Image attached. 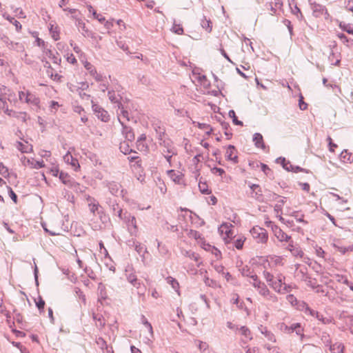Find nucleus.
<instances>
[{
	"mask_svg": "<svg viewBox=\"0 0 353 353\" xmlns=\"http://www.w3.org/2000/svg\"><path fill=\"white\" fill-rule=\"evenodd\" d=\"M321 340L322 342L325 344V345L327 347L328 345H330L331 338L330 336V334L325 332H323L321 335Z\"/></svg>",
	"mask_w": 353,
	"mask_h": 353,
	"instance_id": "49530a36",
	"label": "nucleus"
},
{
	"mask_svg": "<svg viewBox=\"0 0 353 353\" xmlns=\"http://www.w3.org/2000/svg\"><path fill=\"white\" fill-rule=\"evenodd\" d=\"M84 68L88 71L89 74L92 76L97 72L95 67L92 65L90 62L85 61L83 63Z\"/></svg>",
	"mask_w": 353,
	"mask_h": 353,
	"instance_id": "37998d69",
	"label": "nucleus"
},
{
	"mask_svg": "<svg viewBox=\"0 0 353 353\" xmlns=\"http://www.w3.org/2000/svg\"><path fill=\"white\" fill-rule=\"evenodd\" d=\"M249 186L252 190V197L259 202H263L264 201V196L262 194L261 187L257 184H250Z\"/></svg>",
	"mask_w": 353,
	"mask_h": 353,
	"instance_id": "9b49d317",
	"label": "nucleus"
},
{
	"mask_svg": "<svg viewBox=\"0 0 353 353\" xmlns=\"http://www.w3.org/2000/svg\"><path fill=\"white\" fill-rule=\"evenodd\" d=\"M21 161L24 165H28L31 168L34 169H39L44 167L45 165L43 161H35L34 159L30 160L27 159L26 157H23L21 158Z\"/></svg>",
	"mask_w": 353,
	"mask_h": 353,
	"instance_id": "f8f14e48",
	"label": "nucleus"
},
{
	"mask_svg": "<svg viewBox=\"0 0 353 353\" xmlns=\"http://www.w3.org/2000/svg\"><path fill=\"white\" fill-rule=\"evenodd\" d=\"M4 112H5V114H6L7 115H8L9 117H11L17 118V117H19V112H15L12 110H10V109H8V107L6 108H5Z\"/></svg>",
	"mask_w": 353,
	"mask_h": 353,
	"instance_id": "4d7b16f0",
	"label": "nucleus"
},
{
	"mask_svg": "<svg viewBox=\"0 0 353 353\" xmlns=\"http://www.w3.org/2000/svg\"><path fill=\"white\" fill-rule=\"evenodd\" d=\"M236 148L232 145H229L226 150L225 158L228 161H232L233 163H238V157L235 154Z\"/></svg>",
	"mask_w": 353,
	"mask_h": 353,
	"instance_id": "ddd939ff",
	"label": "nucleus"
},
{
	"mask_svg": "<svg viewBox=\"0 0 353 353\" xmlns=\"http://www.w3.org/2000/svg\"><path fill=\"white\" fill-rule=\"evenodd\" d=\"M213 265L214 269L215 271L219 274H225V268L221 264L215 263Z\"/></svg>",
	"mask_w": 353,
	"mask_h": 353,
	"instance_id": "13d9d810",
	"label": "nucleus"
},
{
	"mask_svg": "<svg viewBox=\"0 0 353 353\" xmlns=\"http://www.w3.org/2000/svg\"><path fill=\"white\" fill-rule=\"evenodd\" d=\"M302 310L304 311V312L307 314H310L312 316L319 317V312L317 311H315L312 309H311L309 305L305 303H302Z\"/></svg>",
	"mask_w": 353,
	"mask_h": 353,
	"instance_id": "2f4dec72",
	"label": "nucleus"
},
{
	"mask_svg": "<svg viewBox=\"0 0 353 353\" xmlns=\"http://www.w3.org/2000/svg\"><path fill=\"white\" fill-rule=\"evenodd\" d=\"M88 206L90 212L93 214H97L101 216V214H103L102 207L97 200L92 203H88Z\"/></svg>",
	"mask_w": 353,
	"mask_h": 353,
	"instance_id": "a211bd4d",
	"label": "nucleus"
},
{
	"mask_svg": "<svg viewBox=\"0 0 353 353\" xmlns=\"http://www.w3.org/2000/svg\"><path fill=\"white\" fill-rule=\"evenodd\" d=\"M17 148L19 150H20L23 153H28L32 151V147L31 145L23 144L21 142L17 143Z\"/></svg>",
	"mask_w": 353,
	"mask_h": 353,
	"instance_id": "f704fd0d",
	"label": "nucleus"
},
{
	"mask_svg": "<svg viewBox=\"0 0 353 353\" xmlns=\"http://www.w3.org/2000/svg\"><path fill=\"white\" fill-rule=\"evenodd\" d=\"M334 56H335V54H334V52L332 50L329 55L328 59H329V61L331 63V64L337 65L339 64L340 60L339 59H336V60H334Z\"/></svg>",
	"mask_w": 353,
	"mask_h": 353,
	"instance_id": "052dcab7",
	"label": "nucleus"
},
{
	"mask_svg": "<svg viewBox=\"0 0 353 353\" xmlns=\"http://www.w3.org/2000/svg\"><path fill=\"white\" fill-rule=\"evenodd\" d=\"M193 74L196 75V78L201 84L204 85L205 86L209 84L207 78L205 75L201 74L200 73H197L196 72L195 70L193 71Z\"/></svg>",
	"mask_w": 353,
	"mask_h": 353,
	"instance_id": "ea45409f",
	"label": "nucleus"
},
{
	"mask_svg": "<svg viewBox=\"0 0 353 353\" xmlns=\"http://www.w3.org/2000/svg\"><path fill=\"white\" fill-rule=\"evenodd\" d=\"M285 279V276L282 274H279L276 276V279L273 281V282L270 283V286L274 289L276 292L279 293L281 292V289L283 286V280Z\"/></svg>",
	"mask_w": 353,
	"mask_h": 353,
	"instance_id": "4468645a",
	"label": "nucleus"
},
{
	"mask_svg": "<svg viewBox=\"0 0 353 353\" xmlns=\"http://www.w3.org/2000/svg\"><path fill=\"white\" fill-rule=\"evenodd\" d=\"M154 128L156 132V136L159 140V143L163 141H165L167 139H164L165 130L163 127L158 125L157 124L154 125Z\"/></svg>",
	"mask_w": 353,
	"mask_h": 353,
	"instance_id": "b1692460",
	"label": "nucleus"
},
{
	"mask_svg": "<svg viewBox=\"0 0 353 353\" xmlns=\"http://www.w3.org/2000/svg\"><path fill=\"white\" fill-rule=\"evenodd\" d=\"M103 184L107 187L109 192L114 196H121L124 197V194L126 193L123 189L121 188V185L115 181H104Z\"/></svg>",
	"mask_w": 353,
	"mask_h": 353,
	"instance_id": "7ed1b4c3",
	"label": "nucleus"
},
{
	"mask_svg": "<svg viewBox=\"0 0 353 353\" xmlns=\"http://www.w3.org/2000/svg\"><path fill=\"white\" fill-rule=\"evenodd\" d=\"M253 239L259 243H265L268 239L267 231L261 227L255 226L250 230Z\"/></svg>",
	"mask_w": 353,
	"mask_h": 353,
	"instance_id": "f03ea898",
	"label": "nucleus"
},
{
	"mask_svg": "<svg viewBox=\"0 0 353 353\" xmlns=\"http://www.w3.org/2000/svg\"><path fill=\"white\" fill-rule=\"evenodd\" d=\"M172 31L177 34H182L183 33V29L181 24H176V21L174 20L173 26L172 27Z\"/></svg>",
	"mask_w": 353,
	"mask_h": 353,
	"instance_id": "c03bdc74",
	"label": "nucleus"
},
{
	"mask_svg": "<svg viewBox=\"0 0 353 353\" xmlns=\"http://www.w3.org/2000/svg\"><path fill=\"white\" fill-rule=\"evenodd\" d=\"M265 348L268 350L270 353H281L280 348L277 346H271L270 345H265Z\"/></svg>",
	"mask_w": 353,
	"mask_h": 353,
	"instance_id": "774afa93",
	"label": "nucleus"
},
{
	"mask_svg": "<svg viewBox=\"0 0 353 353\" xmlns=\"http://www.w3.org/2000/svg\"><path fill=\"white\" fill-rule=\"evenodd\" d=\"M259 293L263 296V297L265 296V295H268L269 294V289L268 288V287L266 286V285L263 283L262 285L261 286H259V289H257Z\"/></svg>",
	"mask_w": 353,
	"mask_h": 353,
	"instance_id": "603ef678",
	"label": "nucleus"
},
{
	"mask_svg": "<svg viewBox=\"0 0 353 353\" xmlns=\"http://www.w3.org/2000/svg\"><path fill=\"white\" fill-rule=\"evenodd\" d=\"M199 188L201 193L209 194L211 193V191L208 189V185L206 183H202L200 181L199 183Z\"/></svg>",
	"mask_w": 353,
	"mask_h": 353,
	"instance_id": "8fccbe9b",
	"label": "nucleus"
},
{
	"mask_svg": "<svg viewBox=\"0 0 353 353\" xmlns=\"http://www.w3.org/2000/svg\"><path fill=\"white\" fill-rule=\"evenodd\" d=\"M68 188L72 189L77 193H83L87 189L85 186L77 182L74 179L72 180Z\"/></svg>",
	"mask_w": 353,
	"mask_h": 353,
	"instance_id": "4be33fe9",
	"label": "nucleus"
},
{
	"mask_svg": "<svg viewBox=\"0 0 353 353\" xmlns=\"http://www.w3.org/2000/svg\"><path fill=\"white\" fill-rule=\"evenodd\" d=\"M92 318L95 322L96 326L98 328L101 329L105 326V319L102 314L93 313Z\"/></svg>",
	"mask_w": 353,
	"mask_h": 353,
	"instance_id": "393cba45",
	"label": "nucleus"
},
{
	"mask_svg": "<svg viewBox=\"0 0 353 353\" xmlns=\"http://www.w3.org/2000/svg\"><path fill=\"white\" fill-rule=\"evenodd\" d=\"M228 114L230 117L232 118V121L235 125L241 126L243 125V122L238 120L237 117H236L235 112L233 110H230Z\"/></svg>",
	"mask_w": 353,
	"mask_h": 353,
	"instance_id": "864d4df0",
	"label": "nucleus"
},
{
	"mask_svg": "<svg viewBox=\"0 0 353 353\" xmlns=\"http://www.w3.org/2000/svg\"><path fill=\"white\" fill-rule=\"evenodd\" d=\"M285 326V331H286L288 333H292L295 332L297 335H300L301 338L303 336V329L302 328L301 325L299 323H295L292 324L291 325H284Z\"/></svg>",
	"mask_w": 353,
	"mask_h": 353,
	"instance_id": "2eb2a0df",
	"label": "nucleus"
},
{
	"mask_svg": "<svg viewBox=\"0 0 353 353\" xmlns=\"http://www.w3.org/2000/svg\"><path fill=\"white\" fill-rule=\"evenodd\" d=\"M120 112H117L118 114V120L121 125H125L124 121H130V114L128 110H126V107L124 106L123 103H120L118 106Z\"/></svg>",
	"mask_w": 353,
	"mask_h": 353,
	"instance_id": "9d476101",
	"label": "nucleus"
},
{
	"mask_svg": "<svg viewBox=\"0 0 353 353\" xmlns=\"http://www.w3.org/2000/svg\"><path fill=\"white\" fill-rule=\"evenodd\" d=\"M159 145L162 148V154H176V148L174 147L172 141L169 139L159 142Z\"/></svg>",
	"mask_w": 353,
	"mask_h": 353,
	"instance_id": "1a4fd4ad",
	"label": "nucleus"
},
{
	"mask_svg": "<svg viewBox=\"0 0 353 353\" xmlns=\"http://www.w3.org/2000/svg\"><path fill=\"white\" fill-rule=\"evenodd\" d=\"M98 291H99V301H101L102 300H105L107 298L105 286L102 283H99L98 285Z\"/></svg>",
	"mask_w": 353,
	"mask_h": 353,
	"instance_id": "72a5a7b5",
	"label": "nucleus"
},
{
	"mask_svg": "<svg viewBox=\"0 0 353 353\" xmlns=\"http://www.w3.org/2000/svg\"><path fill=\"white\" fill-rule=\"evenodd\" d=\"M221 125L223 129L225 130V134L228 137V139H229L232 136V133L228 130V128H230L229 123L225 121H222L221 122Z\"/></svg>",
	"mask_w": 353,
	"mask_h": 353,
	"instance_id": "6e6d98bb",
	"label": "nucleus"
},
{
	"mask_svg": "<svg viewBox=\"0 0 353 353\" xmlns=\"http://www.w3.org/2000/svg\"><path fill=\"white\" fill-rule=\"evenodd\" d=\"M201 25L202 28L205 29L208 32L212 31V22L210 19H207L205 17L201 20Z\"/></svg>",
	"mask_w": 353,
	"mask_h": 353,
	"instance_id": "4c0bfd02",
	"label": "nucleus"
},
{
	"mask_svg": "<svg viewBox=\"0 0 353 353\" xmlns=\"http://www.w3.org/2000/svg\"><path fill=\"white\" fill-rule=\"evenodd\" d=\"M19 98L21 102H25L35 107H38L40 102L39 99L28 90L19 92Z\"/></svg>",
	"mask_w": 353,
	"mask_h": 353,
	"instance_id": "f257e3e1",
	"label": "nucleus"
},
{
	"mask_svg": "<svg viewBox=\"0 0 353 353\" xmlns=\"http://www.w3.org/2000/svg\"><path fill=\"white\" fill-rule=\"evenodd\" d=\"M36 305L41 312H43L45 306V301L41 296H39V300L36 301Z\"/></svg>",
	"mask_w": 353,
	"mask_h": 353,
	"instance_id": "0e129e2a",
	"label": "nucleus"
},
{
	"mask_svg": "<svg viewBox=\"0 0 353 353\" xmlns=\"http://www.w3.org/2000/svg\"><path fill=\"white\" fill-rule=\"evenodd\" d=\"M132 245L134 247L136 252L143 258L145 259V254L147 252L146 248L141 243L136 241H132Z\"/></svg>",
	"mask_w": 353,
	"mask_h": 353,
	"instance_id": "aec40b11",
	"label": "nucleus"
},
{
	"mask_svg": "<svg viewBox=\"0 0 353 353\" xmlns=\"http://www.w3.org/2000/svg\"><path fill=\"white\" fill-rule=\"evenodd\" d=\"M128 142L129 141H123V142L121 143L120 147H119V149H120L121 152L122 153H123L124 154H130L131 152L136 153L135 151H134L133 150H132L130 148Z\"/></svg>",
	"mask_w": 353,
	"mask_h": 353,
	"instance_id": "473e14b6",
	"label": "nucleus"
},
{
	"mask_svg": "<svg viewBox=\"0 0 353 353\" xmlns=\"http://www.w3.org/2000/svg\"><path fill=\"white\" fill-rule=\"evenodd\" d=\"M259 329L261 333L263 334L268 339V340L272 342H276V338L274 334L272 332L269 331L266 327L261 325V327Z\"/></svg>",
	"mask_w": 353,
	"mask_h": 353,
	"instance_id": "cd10ccee",
	"label": "nucleus"
},
{
	"mask_svg": "<svg viewBox=\"0 0 353 353\" xmlns=\"http://www.w3.org/2000/svg\"><path fill=\"white\" fill-rule=\"evenodd\" d=\"M253 141L254 145L258 148L265 149V145L263 142V136L260 133H254L253 135Z\"/></svg>",
	"mask_w": 353,
	"mask_h": 353,
	"instance_id": "5701e85b",
	"label": "nucleus"
},
{
	"mask_svg": "<svg viewBox=\"0 0 353 353\" xmlns=\"http://www.w3.org/2000/svg\"><path fill=\"white\" fill-rule=\"evenodd\" d=\"M292 254L294 255V256H297V257H302L303 256V251L301 250V248L299 247H295L294 249H293L291 252Z\"/></svg>",
	"mask_w": 353,
	"mask_h": 353,
	"instance_id": "bf43d9fd",
	"label": "nucleus"
},
{
	"mask_svg": "<svg viewBox=\"0 0 353 353\" xmlns=\"http://www.w3.org/2000/svg\"><path fill=\"white\" fill-rule=\"evenodd\" d=\"M197 126L199 129L206 130V134L208 135H210L212 133V132L213 131L212 128L207 123H198Z\"/></svg>",
	"mask_w": 353,
	"mask_h": 353,
	"instance_id": "de8ad7c7",
	"label": "nucleus"
},
{
	"mask_svg": "<svg viewBox=\"0 0 353 353\" xmlns=\"http://www.w3.org/2000/svg\"><path fill=\"white\" fill-rule=\"evenodd\" d=\"M270 224L271 225L274 236L279 241L289 242L290 240H291V236L285 233L279 226L271 221L270 222Z\"/></svg>",
	"mask_w": 353,
	"mask_h": 353,
	"instance_id": "0eeeda50",
	"label": "nucleus"
},
{
	"mask_svg": "<svg viewBox=\"0 0 353 353\" xmlns=\"http://www.w3.org/2000/svg\"><path fill=\"white\" fill-rule=\"evenodd\" d=\"M340 159L343 162L352 163L353 162V154L348 152L347 150H345L341 153Z\"/></svg>",
	"mask_w": 353,
	"mask_h": 353,
	"instance_id": "7c9ffc66",
	"label": "nucleus"
},
{
	"mask_svg": "<svg viewBox=\"0 0 353 353\" xmlns=\"http://www.w3.org/2000/svg\"><path fill=\"white\" fill-rule=\"evenodd\" d=\"M88 9L89 12L92 13V16L96 19H97L100 23H104V21H105V17L103 15L97 13V12L93 9L92 6H90V5L88 6Z\"/></svg>",
	"mask_w": 353,
	"mask_h": 353,
	"instance_id": "c9c22d12",
	"label": "nucleus"
},
{
	"mask_svg": "<svg viewBox=\"0 0 353 353\" xmlns=\"http://www.w3.org/2000/svg\"><path fill=\"white\" fill-rule=\"evenodd\" d=\"M72 18L75 20V26L77 27L79 31L83 37L92 39L94 38V34L91 30L88 29L85 23L81 19L77 17L76 15L72 16Z\"/></svg>",
	"mask_w": 353,
	"mask_h": 353,
	"instance_id": "39448f33",
	"label": "nucleus"
},
{
	"mask_svg": "<svg viewBox=\"0 0 353 353\" xmlns=\"http://www.w3.org/2000/svg\"><path fill=\"white\" fill-rule=\"evenodd\" d=\"M63 159H64L65 162L72 165V167H74L75 170L77 169V168H79V164L78 163V161L76 159L73 158V157L69 152H68L65 154V156L63 157Z\"/></svg>",
	"mask_w": 353,
	"mask_h": 353,
	"instance_id": "bb28decb",
	"label": "nucleus"
},
{
	"mask_svg": "<svg viewBox=\"0 0 353 353\" xmlns=\"http://www.w3.org/2000/svg\"><path fill=\"white\" fill-rule=\"evenodd\" d=\"M108 96L109 100L113 103L117 104V107L122 103V97L119 94H117L114 90H108Z\"/></svg>",
	"mask_w": 353,
	"mask_h": 353,
	"instance_id": "f3484780",
	"label": "nucleus"
},
{
	"mask_svg": "<svg viewBox=\"0 0 353 353\" xmlns=\"http://www.w3.org/2000/svg\"><path fill=\"white\" fill-rule=\"evenodd\" d=\"M141 319H142V323L148 328V332L150 334V336L152 338H153L154 332H153V329H152V326L151 323H149V321L147 320V319H145V317L144 316H142Z\"/></svg>",
	"mask_w": 353,
	"mask_h": 353,
	"instance_id": "a19ab883",
	"label": "nucleus"
},
{
	"mask_svg": "<svg viewBox=\"0 0 353 353\" xmlns=\"http://www.w3.org/2000/svg\"><path fill=\"white\" fill-rule=\"evenodd\" d=\"M292 216H294L296 220L299 223H303V224H307V221H305L303 219V214L299 215V212L298 211H294L292 214Z\"/></svg>",
	"mask_w": 353,
	"mask_h": 353,
	"instance_id": "3c124183",
	"label": "nucleus"
},
{
	"mask_svg": "<svg viewBox=\"0 0 353 353\" xmlns=\"http://www.w3.org/2000/svg\"><path fill=\"white\" fill-rule=\"evenodd\" d=\"M46 54L50 59H51L54 63L59 64L61 61V58L59 56L54 54L52 50H49L46 52Z\"/></svg>",
	"mask_w": 353,
	"mask_h": 353,
	"instance_id": "79ce46f5",
	"label": "nucleus"
},
{
	"mask_svg": "<svg viewBox=\"0 0 353 353\" xmlns=\"http://www.w3.org/2000/svg\"><path fill=\"white\" fill-rule=\"evenodd\" d=\"M126 278L127 281L130 283L131 284L133 283V282H136L137 280V276L133 272H129L128 270H126Z\"/></svg>",
	"mask_w": 353,
	"mask_h": 353,
	"instance_id": "5fc2aeb1",
	"label": "nucleus"
},
{
	"mask_svg": "<svg viewBox=\"0 0 353 353\" xmlns=\"http://www.w3.org/2000/svg\"><path fill=\"white\" fill-rule=\"evenodd\" d=\"M123 221L128 226V231L131 235L137 236L138 227L137 225V220L135 216H132L128 212L124 213Z\"/></svg>",
	"mask_w": 353,
	"mask_h": 353,
	"instance_id": "20e7f679",
	"label": "nucleus"
},
{
	"mask_svg": "<svg viewBox=\"0 0 353 353\" xmlns=\"http://www.w3.org/2000/svg\"><path fill=\"white\" fill-rule=\"evenodd\" d=\"M276 163H280L282 167L287 171L293 170V165L289 161H287L284 157H279L276 160Z\"/></svg>",
	"mask_w": 353,
	"mask_h": 353,
	"instance_id": "c85d7f7f",
	"label": "nucleus"
},
{
	"mask_svg": "<svg viewBox=\"0 0 353 353\" xmlns=\"http://www.w3.org/2000/svg\"><path fill=\"white\" fill-rule=\"evenodd\" d=\"M327 347H329V350L332 353H342L344 349L343 343L339 342H336L333 344H332L331 342L330 345H328Z\"/></svg>",
	"mask_w": 353,
	"mask_h": 353,
	"instance_id": "a878e982",
	"label": "nucleus"
},
{
	"mask_svg": "<svg viewBox=\"0 0 353 353\" xmlns=\"http://www.w3.org/2000/svg\"><path fill=\"white\" fill-rule=\"evenodd\" d=\"M194 344L197 346L201 353H205L208 351V345L206 342L195 340Z\"/></svg>",
	"mask_w": 353,
	"mask_h": 353,
	"instance_id": "e433bc0d",
	"label": "nucleus"
},
{
	"mask_svg": "<svg viewBox=\"0 0 353 353\" xmlns=\"http://www.w3.org/2000/svg\"><path fill=\"white\" fill-rule=\"evenodd\" d=\"M59 179L63 184L68 187L74 178L71 177L68 174L65 172H61L59 174Z\"/></svg>",
	"mask_w": 353,
	"mask_h": 353,
	"instance_id": "c756f323",
	"label": "nucleus"
},
{
	"mask_svg": "<svg viewBox=\"0 0 353 353\" xmlns=\"http://www.w3.org/2000/svg\"><path fill=\"white\" fill-rule=\"evenodd\" d=\"M310 7L313 12V15L316 17H319L323 15H329L326 8L319 3L315 2L310 3Z\"/></svg>",
	"mask_w": 353,
	"mask_h": 353,
	"instance_id": "6e6552de",
	"label": "nucleus"
},
{
	"mask_svg": "<svg viewBox=\"0 0 353 353\" xmlns=\"http://www.w3.org/2000/svg\"><path fill=\"white\" fill-rule=\"evenodd\" d=\"M169 177L176 183L181 184L183 181V176L179 172H176L173 170H168Z\"/></svg>",
	"mask_w": 353,
	"mask_h": 353,
	"instance_id": "6ab92c4d",
	"label": "nucleus"
},
{
	"mask_svg": "<svg viewBox=\"0 0 353 353\" xmlns=\"http://www.w3.org/2000/svg\"><path fill=\"white\" fill-rule=\"evenodd\" d=\"M92 109L98 119L104 122L109 121L110 116L108 112L99 105L95 103L93 101H92Z\"/></svg>",
	"mask_w": 353,
	"mask_h": 353,
	"instance_id": "423d86ee",
	"label": "nucleus"
},
{
	"mask_svg": "<svg viewBox=\"0 0 353 353\" xmlns=\"http://www.w3.org/2000/svg\"><path fill=\"white\" fill-rule=\"evenodd\" d=\"M6 19L7 20H8L11 23H12L14 26H15V28L17 30V32H19L22 28L21 23L17 21L16 20L14 17H10L9 15L6 16V15H3Z\"/></svg>",
	"mask_w": 353,
	"mask_h": 353,
	"instance_id": "58836bf2",
	"label": "nucleus"
},
{
	"mask_svg": "<svg viewBox=\"0 0 353 353\" xmlns=\"http://www.w3.org/2000/svg\"><path fill=\"white\" fill-rule=\"evenodd\" d=\"M9 196L14 203L17 202V196L10 186H7Z\"/></svg>",
	"mask_w": 353,
	"mask_h": 353,
	"instance_id": "e2e57ef3",
	"label": "nucleus"
},
{
	"mask_svg": "<svg viewBox=\"0 0 353 353\" xmlns=\"http://www.w3.org/2000/svg\"><path fill=\"white\" fill-rule=\"evenodd\" d=\"M239 332L243 336H244V339H243V343H245L248 341L252 340V336L251 334V332L249 330V328L247 327L246 326H241V327H239Z\"/></svg>",
	"mask_w": 353,
	"mask_h": 353,
	"instance_id": "412c9836",
	"label": "nucleus"
},
{
	"mask_svg": "<svg viewBox=\"0 0 353 353\" xmlns=\"http://www.w3.org/2000/svg\"><path fill=\"white\" fill-rule=\"evenodd\" d=\"M240 271L243 276L250 277V276L252 274V272L250 271V268L248 266L243 267V268H241L240 270Z\"/></svg>",
	"mask_w": 353,
	"mask_h": 353,
	"instance_id": "338daca9",
	"label": "nucleus"
},
{
	"mask_svg": "<svg viewBox=\"0 0 353 353\" xmlns=\"http://www.w3.org/2000/svg\"><path fill=\"white\" fill-rule=\"evenodd\" d=\"M0 174H1L3 176H8V169L6 166L3 165V163H0Z\"/></svg>",
	"mask_w": 353,
	"mask_h": 353,
	"instance_id": "69168bd1",
	"label": "nucleus"
},
{
	"mask_svg": "<svg viewBox=\"0 0 353 353\" xmlns=\"http://www.w3.org/2000/svg\"><path fill=\"white\" fill-rule=\"evenodd\" d=\"M166 281L168 283H170L172 285V288L174 289L175 290H177L179 288V284L174 278L172 276H168L166 278Z\"/></svg>",
	"mask_w": 353,
	"mask_h": 353,
	"instance_id": "09e8293b",
	"label": "nucleus"
},
{
	"mask_svg": "<svg viewBox=\"0 0 353 353\" xmlns=\"http://www.w3.org/2000/svg\"><path fill=\"white\" fill-rule=\"evenodd\" d=\"M264 298H265L267 300L272 303H276L278 301L277 296L274 294L272 293L270 291L269 292V294L265 295Z\"/></svg>",
	"mask_w": 353,
	"mask_h": 353,
	"instance_id": "680f3d73",
	"label": "nucleus"
},
{
	"mask_svg": "<svg viewBox=\"0 0 353 353\" xmlns=\"http://www.w3.org/2000/svg\"><path fill=\"white\" fill-rule=\"evenodd\" d=\"M123 130L122 133L125 137V139L127 141L132 142L134 139V134L132 132V129L130 127H128L125 125H122Z\"/></svg>",
	"mask_w": 353,
	"mask_h": 353,
	"instance_id": "dca6fc26",
	"label": "nucleus"
},
{
	"mask_svg": "<svg viewBox=\"0 0 353 353\" xmlns=\"http://www.w3.org/2000/svg\"><path fill=\"white\" fill-rule=\"evenodd\" d=\"M245 241V238L244 236H241L234 241V246L238 249H242L244 242Z\"/></svg>",
	"mask_w": 353,
	"mask_h": 353,
	"instance_id": "a18cd8bd",
	"label": "nucleus"
}]
</instances>
